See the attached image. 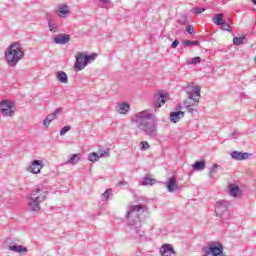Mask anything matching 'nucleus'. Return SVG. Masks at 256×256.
I'll list each match as a JSON object with an SVG mask.
<instances>
[{"label": "nucleus", "mask_w": 256, "mask_h": 256, "mask_svg": "<svg viewBox=\"0 0 256 256\" xmlns=\"http://www.w3.org/2000/svg\"><path fill=\"white\" fill-rule=\"evenodd\" d=\"M187 97H201V87L195 83H189L185 86Z\"/></svg>", "instance_id": "obj_9"}, {"label": "nucleus", "mask_w": 256, "mask_h": 256, "mask_svg": "<svg viewBox=\"0 0 256 256\" xmlns=\"http://www.w3.org/2000/svg\"><path fill=\"white\" fill-rule=\"evenodd\" d=\"M229 193L231 197H238L239 195H241V188H239V186L230 185Z\"/></svg>", "instance_id": "obj_26"}, {"label": "nucleus", "mask_w": 256, "mask_h": 256, "mask_svg": "<svg viewBox=\"0 0 256 256\" xmlns=\"http://www.w3.org/2000/svg\"><path fill=\"white\" fill-rule=\"evenodd\" d=\"M205 161H196L194 164H193V169H196V171H203V169H205Z\"/></svg>", "instance_id": "obj_28"}, {"label": "nucleus", "mask_w": 256, "mask_h": 256, "mask_svg": "<svg viewBox=\"0 0 256 256\" xmlns=\"http://www.w3.org/2000/svg\"><path fill=\"white\" fill-rule=\"evenodd\" d=\"M156 183V180L149 177V176H146L143 178L142 182H141V185H143L144 187H147L149 185H155Z\"/></svg>", "instance_id": "obj_27"}, {"label": "nucleus", "mask_w": 256, "mask_h": 256, "mask_svg": "<svg viewBox=\"0 0 256 256\" xmlns=\"http://www.w3.org/2000/svg\"><path fill=\"white\" fill-rule=\"evenodd\" d=\"M183 117H185V112L183 111L172 112L170 114V121L172 123H179V120L183 119Z\"/></svg>", "instance_id": "obj_18"}, {"label": "nucleus", "mask_w": 256, "mask_h": 256, "mask_svg": "<svg viewBox=\"0 0 256 256\" xmlns=\"http://www.w3.org/2000/svg\"><path fill=\"white\" fill-rule=\"evenodd\" d=\"M97 59V54L85 55L83 53H78L76 56V62L74 64L75 71H83L84 67H87L89 63H93Z\"/></svg>", "instance_id": "obj_6"}, {"label": "nucleus", "mask_w": 256, "mask_h": 256, "mask_svg": "<svg viewBox=\"0 0 256 256\" xmlns=\"http://www.w3.org/2000/svg\"><path fill=\"white\" fill-rule=\"evenodd\" d=\"M221 27L224 31H231V26L225 21L222 23Z\"/></svg>", "instance_id": "obj_38"}, {"label": "nucleus", "mask_w": 256, "mask_h": 256, "mask_svg": "<svg viewBox=\"0 0 256 256\" xmlns=\"http://www.w3.org/2000/svg\"><path fill=\"white\" fill-rule=\"evenodd\" d=\"M23 57H25V52H23V47H21V43L19 42H13L5 51L6 63H8L10 67L17 66V63H19Z\"/></svg>", "instance_id": "obj_3"}, {"label": "nucleus", "mask_w": 256, "mask_h": 256, "mask_svg": "<svg viewBox=\"0 0 256 256\" xmlns=\"http://www.w3.org/2000/svg\"><path fill=\"white\" fill-rule=\"evenodd\" d=\"M46 20L48 22L49 30L52 31V33H59V27L56 23H53V14L46 12Z\"/></svg>", "instance_id": "obj_15"}, {"label": "nucleus", "mask_w": 256, "mask_h": 256, "mask_svg": "<svg viewBox=\"0 0 256 256\" xmlns=\"http://www.w3.org/2000/svg\"><path fill=\"white\" fill-rule=\"evenodd\" d=\"M69 41H71V36H69V34H58L54 38V43H56V45H67Z\"/></svg>", "instance_id": "obj_14"}, {"label": "nucleus", "mask_w": 256, "mask_h": 256, "mask_svg": "<svg viewBox=\"0 0 256 256\" xmlns=\"http://www.w3.org/2000/svg\"><path fill=\"white\" fill-rule=\"evenodd\" d=\"M186 31H187V33H189L190 35H195V30H194L191 26H187V27H186Z\"/></svg>", "instance_id": "obj_40"}, {"label": "nucleus", "mask_w": 256, "mask_h": 256, "mask_svg": "<svg viewBox=\"0 0 256 256\" xmlns=\"http://www.w3.org/2000/svg\"><path fill=\"white\" fill-rule=\"evenodd\" d=\"M133 122L135 123L136 127L143 131L145 135L155 139L157 137V122H155V115L149 113V110H144L137 113L134 116Z\"/></svg>", "instance_id": "obj_2"}, {"label": "nucleus", "mask_w": 256, "mask_h": 256, "mask_svg": "<svg viewBox=\"0 0 256 256\" xmlns=\"http://www.w3.org/2000/svg\"><path fill=\"white\" fill-rule=\"evenodd\" d=\"M79 161H81V154L77 153V154H71L66 163L67 165H77Z\"/></svg>", "instance_id": "obj_22"}, {"label": "nucleus", "mask_w": 256, "mask_h": 256, "mask_svg": "<svg viewBox=\"0 0 256 256\" xmlns=\"http://www.w3.org/2000/svg\"><path fill=\"white\" fill-rule=\"evenodd\" d=\"M111 195H113V190L111 188L106 189L102 194V201H109V197H111Z\"/></svg>", "instance_id": "obj_30"}, {"label": "nucleus", "mask_w": 256, "mask_h": 256, "mask_svg": "<svg viewBox=\"0 0 256 256\" xmlns=\"http://www.w3.org/2000/svg\"><path fill=\"white\" fill-rule=\"evenodd\" d=\"M129 109H130V106H129V103L127 102H122L117 106V111L118 113H120V115H126V113H129Z\"/></svg>", "instance_id": "obj_21"}, {"label": "nucleus", "mask_w": 256, "mask_h": 256, "mask_svg": "<svg viewBox=\"0 0 256 256\" xmlns=\"http://www.w3.org/2000/svg\"><path fill=\"white\" fill-rule=\"evenodd\" d=\"M41 169H43V160H34L28 168V171L34 175H37L41 173Z\"/></svg>", "instance_id": "obj_12"}, {"label": "nucleus", "mask_w": 256, "mask_h": 256, "mask_svg": "<svg viewBox=\"0 0 256 256\" xmlns=\"http://www.w3.org/2000/svg\"><path fill=\"white\" fill-rule=\"evenodd\" d=\"M199 99H201V97L187 96V99L184 101V109H186V111L191 114L197 113Z\"/></svg>", "instance_id": "obj_8"}, {"label": "nucleus", "mask_w": 256, "mask_h": 256, "mask_svg": "<svg viewBox=\"0 0 256 256\" xmlns=\"http://www.w3.org/2000/svg\"><path fill=\"white\" fill-rule=\"evenodd\" d=\"M100 3H103L104 5H107V3H109L110 0H99Z\"/></svg>", "instance_id": "obj_44"}, {"label": "nucleus", "mask_w": 256, "mask_h": 256, "mask_svg": "<svg viewBox=\"0 0 256 256\" xmlns=\"http://www.w3.org/2000/svg\"><path fill=\"white\" fill-rule=\"evenodd\" d=\"M230 205L231 203L226 200L216 202L215 213L217 217L222 219V223H229V219H231V214L229 213Z\"/></svg>", "instance_id": "obj_5"}, {"label": "nucleus", "mask_w": 256, "mask_h": 256, "mask_svg": "<svg viewBox=\"0 0 256 256\" xmlns=\"http://www.w3.org/2000/svg\"><path fill=\"white\" fill-rule=\"evenodd\" d=\"M47 189L43 186H37L30 194L28 207L30 211L38 213L41 211V203L47 199Z\"/></svg>", "instance_id": "obj_4"}, {"label": "nucleus", "mask_w": 256, "mask_h": 256, "mask_svg": "<svg viewBox=\"0 0 256 256\" xmlns=\"http://www.w3.org/2000/svg\"><path fill=\"white\" fill-rule=\"evenodd\" d=\"M105 155L106 157H109V151L105 150L100 154H97V152H92L88 155V161H91V163H95V161H99V159L105 157Z\"/></svg>", "instance_id": "obj_16"}, {"label": "nucleus", "mask_w": 256, "mask_h": 256, "mask_svg": "<svg viewBox=\"0 0 256 256\" xmlns=\"http://www.w3.org/2000/svg\"><path fill=\"white\" fill-rule=\"evenodd\" d=\"M225 20H223V14H216L213 19V23L218 26H222Z\"/></svg>", "instance_id": "obj_29"}, {"label": "nucleus", "mask_w": 256, "mask_h": 256, "mask_svg": "<svg viewBox=\"0 0 256 256\" xmlns=\"http://www.w3.org/2000/svg\"><path fill=\"white\" fill-rule=\"evenodd\" d=\"M245 41V36H242V37H234L233 38V43L234 45H243Z\"/></svg>", "instance_id": "obj_32"}, {"label": "nucleus", "mask_w": 256, "mask_h": 256, "mask_svg": "<svg viewBox=\"0 0 256 256\" xmlns=\"http://www.w3.org/2000/svg\"><path fill=\"white\" fill-rule=\"evenodd\" d=\"M141 213H145V206L142 204L131 205L126 212V221L133 239H141L145 235V231L141 230Z\"/></svg>", "instance_id": "obj_1"}, {"label": "nucleus", "mask_w": 256, "mask_h": 256, "mask_svg": "<svg viewBox=\"0 0 256 256\" xmlns=\"http://www.w3.org/2000/svg\"><path fill=\"white\" fill-rule=\"evenodd\" d=\"M184 47H192L193 46V42L191 40H185L183 42Z\"/></svg>", "instance_id": "obj_41"}, {"label": "nucleus", "mask_w": 256, "mask_h": 256, "mask_svg": "<svg viewBox=\"0 0 256 256\" xmlns=\"http://www.w3.org/2000/svg\"><path fill=\"white\" fill-rule=\"evenodd\" d=\"M118 185L121 186V185H127V182L126 181H119L118 182Z\"/></svg>", "instance_id": "obj_46"}, {"label": "nucleus", "mask_w": 256, "mask_h": 256, "mask_svg": "<svg viewBox=\"0 0 256 256\" xmlns=\"http://www.w3.org/2000/svg\"><path fill=\"white\" fill-rule=\"evenodd\" d=\"M1 109H7V106H0Z\"/></svg>", "instance_id": "obj_48"}, {"label": "nucleus", "mask_w": 256, "mask_h": 256, "mask_svg": "<svg viewBox=\"0 0 256 256\" xmlns=\"http://www.w3.org/2000/svg\"><path fill=\"white\" fill-rule=\"evenodd\" d=\"M231 158L235 161H245L246 159H249L251 157V153L247 152H239V151H233L231 152Z\"/></svg>", "instance_id": "obj_13"}, {"label": "nucleus", "mask_w": 256, "mask_h": 256, "mask_svg": "<svg viewBox=\"0 0 256 256\" xmlns=\"http://www.w3.org/2000/svg\"><path fill=\"white\" fill-rule=\"evenodd\" d=\"M217 169H219V165L218 164H214L210 168V172H209L210 179H215V174H217Z\"/></svg>", "instance_id": "obj_31"}, {"label": "nucleus", "mask_w": 256, "mask_h": 256, "mask_svg": "<svg viewBox=\"0 0 256 256\" xmlns=\"http://www.w3.org/2000/svg\"><path fill=\"white\" fill-rule=\"evenodd\" d=\"M56 79L59 81V83H68L69 77L67 76V73L63 71H58L56 74Z\"/></svg>", "instance_id": "obj_23"}, {"label": "nucleus", "mask_w": 256, "mask_h": 256, "mask_svg": "<svg viewBox=\"0 0 256 256\" xmlns=\"http://www.w3.org/2000/svg\"><path fill=\"white\" fill-rule=\"evenodd\" d=\"M0 107H7V108H1V113L4 115V117H13L15 115V111H13V103L9 100H3L0 102Z\"/></svg>", "instance_id": "obj_10"}, {"label": "nucleus", "mask_w": 256, "mask_h": 256, "mask_svg": "<svg viewBox=\"0 0 256 256\" xmlns=\"http://www.w3.org/2000/svg\"><path fill=\"white\" fill-rule=\"evenodd\" d=\"M191 11L194 15H201V13H205V8L204 7H196V8H193Z\"/></svg>", "instance_id": "obj_33"}, {"label": "nucleus", "mask_w": 256, "mask_h": 256, "mask_svg": "<svg viewBox=\"0 0 256 256\" xmlns=\"http://www.w3.org/2000/svg\"><path fill=\"white\" fill-rule=\"evenodd\" d=\"M164 185L169 193H175V191H179V184H177V179L175 177L168 178Z\"/></svg>", "instance_id": "obj_11"}, {"label": "nucleus", "mask_w": 256, "mask_h": 256, "mask_svg": "<svg viewBox=\"0 0 256 256\" xmlns=\"http://www.w3.org/2000/svg\"><path fill=\"white\" fill-rule=\"evenodd\" d=\"M197 45H199V41L198 40L192 41V46H197Z\"/></svg>", "instance_id": "obj_45"}, {"label": "nucleus", "mask_w": 256, "mask_h": 256, "mask_svg": "<svg viewBox=\"0 0 256 256\" xmlns=\"http://www.w3.org/2000/svg\"><path fill=\"white\" fill-rule=\"evenodd\" d=\"M43 125L44 127H49V125H51V120L48 119L47 117L43 120Z\"/></svg>", "instance_id": "obj_42"}, {"label": "nucleus", "mask_w": 256, "mask_h": 256, "mask_svg": "<svg viewBox=\"0 0 256 256\" xmlns=\"http://www.w3.org/2000/svg\"><path fill=\"white\" fill-rule=\"evenodd\" d=\"M237 137H239V132L234 130L230 135V139H237Z\"/></svg>", "instance_id": "obj_39"}, {"label": "nucleus", "mask_w": 256, "mask_h": 256, "mask_svg": "<svg viewBox=\"0 0 256 256\" xmlns=\"http://www.w3.org/2000/svg\"><path fill=\"white\" fill-rule=\"evenodd\" d=\"M202 251L204 253L203 256H225L223 254V246L219 242H214L208 247L202 248Z\"/></svg>", "instance_id": "obj_7"}, {"label": "nucleus", "mask_w": 256, "mask_h": 256, "mask_svg": "<svg viewBox=\"0 0 256 256\" xmlns=\"http://www.w3.org/2000/svg\"><path fill=\"white\" fill-rule=\"evenodd\" d=\"M61 113H63V108H57L52 114L46 116V118H48L50 120V122L55 121V119H57L58 115H61Z\"/></svg>", "instance_id": "obj_25"}, {"label": "nucleus", "mask_w": 256, "mask_h": 256, "mask_svg": "<svg viewBox=\"0 0 256 256\" xmlns=\"http://www.w3.org/2000/svg\"><path fill=\"white\" fill-rule=\"evenodd\" d=\"M69 6L66 4L58 7V15L59 17H67L69 15Z\"/></svg>", "instance_id": "obj_24"}, {"label": "nucleus", "mask_w": 256, "mask_h": 256, "mask_svg": "<svg viewBox=\"0 0 256 256\" xmlns=\"http://www.w3.org/2000/svg\"><path fill=\"white\" fill-rule=\"evenodd\" d=\"M252 5H256V0H251Z\"/></svg>", "instance_id": "obj_47"}, {"label": "nucleus", "mask_w": 256, "mask_h": 256, "mask_svg": "<svg viewBox=\"0 0 256 256\" xmlns=\"http://www.w3.org/2000/svg\"><path fill=\"white\" fill-rule=\"evenodd\" d=\"M9 251H14V253H24V255H27L28 249L25 246L22 245H11L8 246Z\"/></svg>", "instance_id": "obj_19"}, {"label": "nucleus", "mask_w": 256, "mask_h": 256, "mask_svg": "<svg viewBox=\"0 0 256 256\" xmlns=\"http://www.w3.org/2000/svg\"><path fill=\"white\" fill-rule=\"evenodd\" d=\"M165 99H167V94H164V93L159 94V96L156 99L154 107H156L157 109L163 107V105H165L166 103Z\"/></svg>", "instance_id": "obj_20"}, {"label": "nucleus", "mask_w": 256, "mask_h": 256, "mask_svg": "<svg viewBox=\"0 0 256 256\" xmlns=\"http://www.w3.org/2000/svg\"><path fill=\"white\" fill-rule=\"evenodd\" d=\"M188 63L189 65H195L196 63H201V57L196 56L192 58Z\"/></svg>", "instance_id": "obj_35"}, {"label": "nucleus", "mask_w": 256, "mask_h": 256, "mask_svg": "<svg viewBox=\"0 0 256 256\" xmlns=\"http://www.w3.org/2000/svg\"><path fill=\"white\" fill-rule=\"evenodd\" d=\"M160 252L163 256L175 255V250L173 249V246H171V244H165L164 246H162Z\"/></svg>", "instance_id": "obj_17"}, {"label": "nucleus", "mask_w": 256, "mask_h": 256, "mask_svg": "<svg viewBox=\"0 0 256 256\" xmlns=\"http://www.w3.org/2000/svg\"><path fill=\"white\" fill-rule=\"evenodd\" d=\"M140 145H141V150L142 151H147V149H149V147H151L149 145V142H147V141L140 142Z\"/></svg>", "instance_id": "obj_36"}, {"label": "nucleus", "mask_w": 256, "mask_h": 256, "mask_svg": "<svg viewBox=\"0 0 256 256\" xmlns=\"http://www.w3.org/2000/svg\"><path fill=\"white\" fill-rule=\"evenodd\" d=\"M179 46V40H174L171 44L172 49H177Z\"/></svg>", "instance_id": "obj_43"}, {"label": "nucleus", "mask_w": 256, "mask_h": 256, "mask_svg": "<svg viewBox=\"0 0 256 256\" xmlns=\"http://www.w3.org/2000/svg\"><path fill=\"white\" fill-rule=\"evenodd\" d=\"M178 23L180 25H187V16H181L180 19L178 20Z\"/></svg>", "instance_id": "obj_37"}, {"label": "nucleus", "mask_w": 256, "mask_h": 256, "mask_svg": "<svg viewBox=\"0 0 256 256\" xmlns=\"http://www.w3.org/2000/svg\"><path fill=\"white\" fill-rule=\"evenodd\" d=\"M68 131H71V126H64L61 130H60V136L63 137L65 135H67Z\"/></svg>", "instance_id": "obj_34"}]
</instances>
